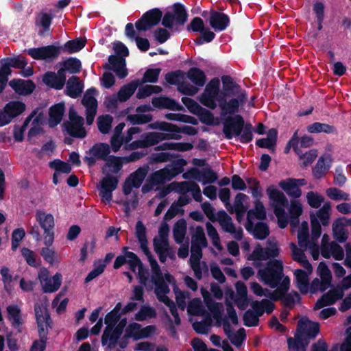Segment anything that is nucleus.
I'll return each instance as SVG.
<instances>
[{"mask_svg": "<svg viewBox=\"0 0 351 351\" xmlns=\"http://www.w3.org/2000/svg\"><path fill=\"white\" fill-rule=\"evenodd\" d=\"M297 287L302 294H306L308 292L309 289V280L308 273L303 269H298L294 272Z\"/></svg>", "mask_w": 351, "mask_h": 351, "instance_id": "obj_40", "label": "nucleus"}, {"mask_svg": "<svg viewBox=\"0 0 351 351\" xmlns=\"http://www.w3.org/2000/svg\"><path fill=\"white\" fill-rule=\"evenodd\" d=\"M195 115H197L199 117V121L204 124L208 125H211L213 124V114L210 110L202 106L199 107V110H198Z\"/></svg>", "mask_w": 351, "mask_h": 351, "instance_id": "obj_61", "label": "nucleus"}, {"mask_svg": "<svg viewBox=\"0 0 351 351\" xmlns=\"http://www.w3.org/2000/svg\"><path fill=\"white\" fill-rule=\"evenodd\" d=\"M186 221L184 219L178 220L173 229V236L177 243H182L186 233Z\"/></svg>", "mask_w": 351, "mask_h": 351, "instance_id": "obj_45", "label": "nucleus"}, {"mask_svg": "<svg viewBox=\"0 0 351 351\" xmlns=\"http://www.w3.org/2000/svg\"><path fill=\"white\" fill-rule=\"evenodd\" d=\"M291 223L295 225L299 223V217L302 214L303 210L301 204L298 202H291L289 209Z\"/></svg>", "mask_w": 351, "mask_h": 351, "instance_id": "obj_51", "label": "nucleus"}, {"mask_svg": "<svg viewBox=\"0 0 351 351\" xmlns=\"http://www.w3.org/2000/svg\"><path fill=\"white\" fill-rule=\"evenodd\" d=\"M64 111V103H58L50 107L49 110V125L50 127L56 126L61 122Z\"/></svg>", "mask_w": 351, "mask_h": 351, "instance_id": "obj_31", "label": "nucleus"}, {"mask_svg": "<svg viewBox=\"0 0 351 351\" xmlns=\"http://www.w3.org/2000/svg\"><path fill=\"white\" fill-rule=\"evenodd\" d=\"M191 242H194V244L195 245H202L203 247H206L208 246V241L202 226H197L195 228V232L192 234Z\"/></svg>", "mask_w": 351, "mask_h": 351, "instance_id": "obj_53", "label": "nucleus"}, {"mask_svg": "<svg viewBox=\"0 0 351 351\" xmlns=\"http://www.w3.org/2000/svg\"><path fill=\"white\" fill-rule=\"evenodd\" d=\"M161 69H148L144 73L141 83L149 82V83H155L158 81L159 75L160 73Z\"/></svg>", "mask_w": 351, "mask_h": 351, "instance_id": "obj_64", "label": "nucleus"}, {"mask_svg": "<svg viewBox=\"0 0 351 351\" xmlns=\"http://www.w3.org/2000/svg\"><path fill=\"white\" fill-rule=\"evenodd\" d=\"M332 158L330 155L326 158L321 156L319 158L315 166L312 169V173L315 179H320L324 177L330 168Z\"/></svg>", "mask_w": 351, "mask_h": 351, "instance_id": "obj_28", "label": "nucleus"}, {"mask_svg": "<svg viewBox=\"0 0 351 351\" xmlns=\"http://www.w3.org/2000/svg\"><path fill=\"white\" fill-rule=\"evenodd\" d=\"M27 63V59L22 56L8 57L0 60V64H3L11 73V67L23 69Z\"/></svg>", "mask_w": 351, "mask_h": 351, "instance_id": "obj_38", "label": "nucleus"}, {"mask_svg": "<svg viewBox=\"0 0 351 351\" xmlns=\"http://www.w3.org/2000/svg\"><path fill=\"white\" fill-rule=\"evenodd\" d=\"M222 90L221 96L234 97L237 95L241 86L237 84L232 77L228 75L221 76Z\"/></svg>", "mask_w": 351, "mask_h": 351, "instance_id": "obj_26", "label": "nucleus"}, {"mask_svg": "<svg viewBox=\"0 0 351 351\" xmlns=\"http://www.w3.org/2000/svg\"><path fill=\"white\" fill-rule=\"evenodd\" d=\"M11 119L22 114L26 108L25 104L19 101H10L3 108Z\"/></svg>", "mask_w": 351, "mask_h": 351, "instance_id": "obj_43", "label": "nucleus"}, {"mask_svg": "<svg viewBox=\"0 0 351 351\" xmlns=\"http://www.w3.org/2000/svg\"><path fill=\"white\" fill-rule=\"evenodd\" d=\"M181 138V135L176 134H167L156 132H145L141 134L139 139L132 141L130 144V147L132 149L147 148L156 145L160 142L165 140H179Z\"/></svg>", "mask_w": 351, "mask_h": 351, "instance_id": "obj_5", "label": "nucleus"}, {"mask_svg": "<svg viewBox=\"0 0 351 351\" xmlns=\"http://www.w3.org/2000/svg\"><path fill=\"white\" fill-rule=\"evenodd\" d=\"M188 12L183 4L175 3L173 5V12L167 11L165 13L162 25L165 28L171 29L173 25L177 27L183 26L188 19Z\"/></svg>", "mask_w": 351, "mask_h": 351, "instance_id": "obj_6", "label": "nucleus"}, {"mask_svg": "<svg viewBox=\"0 0 351 351\" xmlns=\"http://www.w3.org/2000/svg\"><path fill=\"white\" fill-rule=\"evenodd\" d=\"M119 177L113 175H105L98 185L99 196L103 202H110L112 198V192L117 188Z\"/></svg>", "mask_w": 351, "mask_h": 351, "instance_id": "obj_14", "label": "nucleus"}, {"mask_svg": "<svg viewBox=\"0 0 351 351\" xmlns=\"http://www.w3.org/2000/svg\"><path fill=\"white\" fill-rule=\"evenodd\" d=\"M186 77L197 86H204L206 82L205 73L199 68L191 67L186 73Z\"/></svg>", "mask_w": 351, "mask_h": 351, "instance_id": "obj_41", "label": "nucleus"}, {"mask_svg": "<svg viewBox=\"0 0 351 351\" xmlns=\"http://www.w3.org/2000/svg\"><path fill=\"white\" fill-rule=\"evenodd\" d=\"M269 198L276 203L274 212L278 219L279 228H285L289 223L288 217L283 207L288 206V199L285 194L271 185L267 189Z\"/></svg>", "mask_w": 351, "mask_h": 351, "instance_id": "obj_3", "label": "nucleus"}, {"mask_svg": "<svg viewBox=\"0 0 351 351\" xmlns=\"http://www.w3.org/2000/svg\"><path fill=\"white\" fill-rule=\"evenodd\" d=\"M60 64L64 66L65 69L72 74L79 73L82 69L81 61L75 57H69L66 60L60 62Z\"/></svg>", "mask_w": 351, "mask_h": 351, "instance_id": "obj_49", "label": "nucleus"}, {"mask_svg": "<svg viewBox=\"0 0 351 351\" xmlns=\"http://www.w3.org/2000/svg\"><path fill=\"white\" fill-rule=\"evenodd\" d=\"M266 210L262 202L258 199L254 202V208L250 209L247 211V221L245 225L246 230L252 225V219L256 218L259 220H264L266 219Z\"/></svg>", "mask_w": 351, "mask_h": 351, "instance_id": "obj_24", "label": "nucleus"}, {"mask_svg": "<svg viewBox=\"0 0 351 351\" xmlns=\"http://www.w3.org/2000/svg\"><path fill=\"white\" fill-rule=\"evenodd\" d=\"M319 332V324L308 317H302L297 324L295 337L287 338L288 348L294 351H306L310 339H314Z\"/></svg>", "mask_w": 351, "mask_h": 351, "instance_id": "obj_1", "label": "nucleus"}, {"mask_svg": "<svg viewBox=\"0 0 351 351\" xmlns=\"http://www.w3.org/2000/svg\"><path fill=\"white\" fill-rule=\"evenodd\" d=\"M147 174V169L144 167L138 168L134 172L132 173L127 178L133 184L134 188H139Z\"/></svg>", "mask_w": 351, "mask_h": 351, "instance_id": "obj_48", "label": "nucleus"}, {"mask_svg": "<svg viewBox=\"0 0 351 351\" xmlns=\"http://www.w3.org/2000/svg\"><path fill=\"white\" fill-rule=\"evenodd\" d=\"M154 107L159 109H169L176 111L184 110V107L175 99L165 96L154 97L152 99Z\"/></svg>", "mask_w": 351, "mask_h": 351, "instance_id": "obj_21", "label": "nucleus"}, {"mask_svg": "<svg viewBox=\"0 0 351 351\" xmlns=\"http://www.w3.org/2000/svg\"><path fill=\"white\" fill-rule=\"evenodd\" d=\"M104 69L113 71L120 79L125 78L128 74L125 58L116 55H110L108 57V62L103 66Z\"/></svg>", "mask_w": 351, "mask_h": 351, "instance_id": "obj_16", "label": "nucleus"}, {"mask_svg": "<svg viewBox=\"0 0 351 351\" xmlns=\"http://www.w3.org/2000/svg\"><path fill=\"white\" fill-rule=\"evenodd\" d=\"M165 118L170 121H177L179 122L191 123L194 125L198 124V122L195 117L186 114L167 113L165 114Z\"/></svg>", "mask_w": 351, "mask_h": 351, "instance_id": "obj_52", "label": "nucleus"}, {"mask_svg": "<svg viewBox=\"0 0 351 351\" xmlns=\"http://www.w3.org/2000/svg\"><path fill=\"white\" fill-rule=\"evenodd\" d=\"M258 275L265 285L273 289L277 287L284 276L282 261H269L264 269L258 271Z\"/></svg>", "mask_w": 351, "mask_h": 351, "instance_id": "obj_4", "label": "nucleus"}, {"mask_svg": "<svg viewBox=\"0 0 351 351\" xmlns=\"http://www.w3.org/2000/svg\"><path fill=\"white\" fill-rule=\"evenodd\" d=\"M326 195L331 199L335 201L345 200L347 201L350 198V195L343 191L335 188L330 187L326 191Z\"/></svg>", "mask_w": 351, "mask_h": 351, "instance_id": "obj_56", "label": "nucleus"}, {"mask_svg": "<svg viewBox=\"0 0 351 351\" xmlns=\"http://www.w3.org/2000/svg\"><path fill=\"white\" fill-rule=\"evenodd\" d=\"M204 302L208 309L213 313L214 318L216 319L217 326L221 325L222 319V314L223 312V304L220 302H215L210 294L206 291L205 293H202Z\"/></svg>", "mask_w": 351, "mask_h": 351, "instance_id": "obj_22", "label": "nucleus"}, {"mask_svg": "<svg viewBox=\"0 0 351 351\" xmlns=\"http://www.w3.org/2000/svg\"><path fill=\"white\" fill-rule=\"evenodd\" d=\"M86 44V38H76L66 42L62 46H60L62 52L71 54L82 50Z\"/></svg>", "mask_w": 351, "mask_h": 351, "instance_id": "obj_36", "label": "nucleus"}, {"mask_svg": "<svg viewBox=\"0 0 351 351\" xmlns=\"http://www.w3.org/2000/svg\"><path fill=\"white\" fill-rule=\"evenodd\" d=\"M61 52L60 47L55 45L34 47L27 50V54L34 60H45L48 63L56 60Z\"/></svg>", "mask_w": 351, "mask_h": 351, "instance_id": "obj_9", "label": "nucleus"}, {"mask_svg": "<svg viewBox=\"0 0 351 351\" xmlns=\"http://www.w3.org/2000/svg\"><path fill=\"white\" fill-rule=\"evenodd\" d=\"M343 290L339 287H337L324 293L322 297L328 306L334 304L337 300L341 299L343 296Z\"/></svg>", "mask_w": 351, "mask_h": 351, "instance_id": "obj_47", "label": "nucleus"}, {"mask_svg": "<svg viewBox=\"0 0 351 351\" xmlns=\"http://www.w3.org/2000/svg\"><path fill=\"white\" fill-rule=\"evenodd\" d=\"M9 86L20 95H31L36 88L35 83L31 80L13 79L9 82Z\"/></svg>", "mask_w": 351, "mask_h": 351, "instance_id": "obj_18", "label": "nucleus"}, {"mask_svg": "<svg viewBox=\"0 0 351 351\" xmlns=\"http://www.w3.org/2000/svg\"><path fill=\"white\" fill-rule=\"evenodd\" d=\"M84 84L77 76L73 75L69 78L65 89V93L71 98L80 97L83 91Z\"/></svg>", "mask_w": 351, "mask_h": 351, "instance_id": "obj_27", "label": "nucleus"}, {"mask_svg": "<svg viewBox=\"0 0 351 351\" xmlns=\"http://www.w3.org/2000/svg\"><path fill=\"white\" fill-rule=\"evenodd\" d=\"M43 81L47 86L56 90L62 89L65 84L61 77L56 76V73L51 71H48L44 75Z\"/></svg>", "mask_w": 351, "mask_h": 351, "instance_id": "obj_42", "label": "nucleus"}, {"mask_svg": "<svg viewBox=\"0 0 351 351\" xmlns=\"http://www.w3.org/2000/svg\"><path fill=\"white\" fill-rule=\"evenodd\" d=\"M125 158L114 155L110 156L104 165L101 167V172L104 175H117L123 168Z\"/></svg>", "mask_w": 351, "mask_h": 351, "instance_id": "obj_19", "label": "nucleus"}, {"mask_svg": "<svg viewBox=\"0 0 351 351\" xmlns=\"http://www.w3.org/2000/svg\"><path fill=\"white\" fill-rule=\"evenodd\" d=\"M223 134L228 140L239 137L241 143L247 144L253 139V126L250 123H245L241 114L228 116L223 120Z\"/></svg>", "mask_w": 351, "mask_h": 351, "instance_id": "obj_2", "label": "nucleus"}, {"mask_svg": "<svg viewBox=\"0 0 351 351\" xmlns=\"http://www.w3.org/2000/svg\"><path fill=\"white\" fill-rule=\"evenodd\" d=\"M209 24L215 31H224L230 25V17L223 12L211 10Z\"/></svg>", "mask_w": 351, "mask_h": 351, "instance_id": "obj_20", "label": "nucleus"}, {"mask_svg": "<svg viewBox=\"0 0 351 351\" xmlns=\"http://www.w3.org/2000/svg\"><path fill=\"white\" fill-rule=\"evenodd\" d=\"M69 119L71 122L66 121L63 123L66 132L72 137L83 138L86 136V131L83 127L84 119L78 116L74 110L69 111Z\"/></svg>", "mask_w": 351, "mask_h": 351, "instance_id": "obj_13", "label": "nucleus"}, {"mask_svg": "<svg viewBox=\"0 0 351 351\" xmlns=\"http://www.w3.org/2000/svg\"><path fill=\"white\" fill-rule=\"evenodd\" d=\"M223 326L225 334L235 346L239 347L245 340L246 333L243 328H239L236 334H233L231 331V326L227 319H223Z\"/></svg>", "mask_w": 351, "mask_h": 351, "instance_id": "obj_25", "label": "nucleus"}, {"mask_svg": "<svg viewBox=\"0 0 351 351\" xmlns=\"http://www.w3.org/2000/svg\"><path fill=\"white\" fill-rule=\"evenodd\" d=\"M193 148L191 143L185 142H165L154 147L155 151L175 150L178 152H187Z\"/></svg>", "mask_w": 351, "mask_h": 351, "instance_id": "obj_34", "label": "nucleus"}, {"mask_svg": "<svg viewBox=\"0 0 351 351\" xmlns=\"http://www.w3.org/2000/svg\"><path fill=\"white\" fill-rule=\"evenodd\" d=\"M121 335L114 328V326H106L101 336V344L103 346H107L108 349L112 350L116 347Z\"/></svg>", "mask_w": 351, "mask_h": 351, "instance_id": "obj_23", "label": "nucleus"}, {"mask_svg": "<svg viewBox=\"0 0 351 351\" xmlns=\"http://www.w3.org/2000/svg\"><path fill=\"white\" fill-rule=\"evenodd\" d=\"M307 131L309 133H321L337 134L338 132L334 125L327 123L315 122L307 127Z\"/></svg>", "mask_w": 351, "mask_h": 351, "instance_id": "obj_44", "label": "nucleus"}, {"mask_svg": "<svg viewBox=\"0 0 351 351\" xmlns=\"http://www.w3.org/2000/svg\"><path fill=\"white\" fill-rule=\"evenodd\" d=\"M306 201L308 205L313 208H318L324 201V198L317 193L309 191L306 194Z\"/></svg>", "mask_w": 351, "mask_h": 351, "instance_id": "obj_59", "label": "nucleus"}, {"mask_svg": "<svg viewBox=\"0 0 351 351\" xmlns=\"http://www.w3.org/2000/svg\"><path fill=\"white\" fill-rule=\"evenodd\" d=\"M178 156V154H171L169 152L152 153L148 156L147 161L150 165H156L170 161L172 158Z\"/></svg>", "mask_w": 351, "mask_h": 351, "instance_id": "obj_46", "label": "nucleus"}, {"mask_svg": "<svg viewBox=\"0 0 351 351\" xmlns=\"http://www.w3.org/2000/svg\"><path fill=\"white\" fill-rule=\"evenodd\" d=\"M248 229L246 230L258 240H264L270 233L269 226L265 222H257L256 224L252 222V226Z\"/></svg>", "mask_w": 351, "mask_h": 351, "instance_id": "obj_37", "label": "nucleus"}, {"mask_svg": "<svg viewBox=\"0 0 351 351\" xmlns=\"http://www.w3.org/2000/svg\"><path fill=\"white\" fill-rule=\"evenodd\" d=\"M278 138V131L275 128L268 130L267 136L256 140V145L260 148H267L272 152L275 151Z\"/></svg>", "mask_w": 351, "mask_h": 351, "instance_id": "obj_29", "label": "nucleus"}, {"mask_svg": "<svg viewBox=\"0 0 351 351\" xmlns=\"http://www.w3.org/2000/svg\"><path fill=\"white\" fill-rule=\"evenodd\" d=\"M97 89L94 87L88 88L84 93L82 104L86 108V121L88 125L93 124L97 109V100L94 97Z\"/></svg>", "mask_w": 351, "mask_h": 351, "instance_id": "obj_15", "label": "nucleus"}, {"mask_svg": "<svg viewBox=\"0 0 351 351\" xmlns=\"http://www.w3.org/2000/svg\"><path fill=\"white\" fill-rule=\"evenodd\" d=\"M152 272L151 280L156 287L155 291H160L163 293H169V287L165 281L161 269L160 268L156 270H152Z\"/></svg>", "mask_w": 351, "mask_h": 351, "instance_id": "obj_39", "label": "nucleus"}, {"mask_svg": "<svg viewBox=\"0 0 351 351\" xmlns=\"http://www.w3.org/2000/svg\"><path fill=\"white\" fill-rule=\"evenodd\" d=\"M156 316V311L154 308L147 306H143L140 310L135 314L134 319L142 322L147 317L154 318Z\"/></svg>", "mask_w": 351, "mask_h": 351, "instance_id": "obj_57", "label": "nucleus"}, {"mask_svg": "<svg viewBox=\"0 0 351 351\" xmlns=\"http://www.w3.org/2000/svg\"><path fill=\"white\" fill-rule=\"evenodd\" d=\"M163 13L158 8L146 11L135 23V27L139 32H146L158 25L162 21Z\"/></svg>", "mask_w": 351, "mask_h": 351, "instance_id": "obj_10", "label": "nucleus"}, {"mask_svg": "<svg viewBox=\"0 0 351 351\" xmlns=\"http://www.w3.org/2000/svg\"><path fill=\"white\" fill-rule=\"evenodd\" d=\"M243 324L247 327H254L259 324V317L252 309L247 310L243 317Z\"/></svg>", "mask_w": 351, "mask_h": 351, "instance_id": "obj_58", "label": "nucleus"}, {"mask_svg": "<svg viewBox=\"0 0 351 351\" xmlns=\"http://www.w3.org/2000/svg\"><path fill=\"white\" fill-rule=\"evenodd\" d=\"M289 178L282 180L279 182V186L290 197L298 198L302 195V191L297 186H291Z\"/></svg>", "mask_w": 351, "mask_h": 351, "instance_id": "obj_50", "label": "nucleus"}, {"mask_svg": "<svg viewBox=\"0 0 351 351\" xmlns=\"http://www.w3.org/2000/svg\"><path fill=\"white\" fill-rule=\"evenodd\" d=\"M184 73L182 70H176L174 71L168 72L165 79L166 82L171 85H178L181 82L180 80L183 79Z\"/></svg>", "mask_w": 351, "mask_h": 351, "instance_id": "obj_63", "label": "nucleus"}, {"mask_svg": "<svg viewBox=\"0 0 351 351\" xmlns=\"http://www.w3.org/2000/svg\"><path fill=\"white\" fill-rule=\"evenodd\" d=\"M8 319L10 322L12 326L21 332V326L23 324L21 317V311L17 305H10L7 307Z\"/></svg>", "mask_w": 351, "mask_h": 351, "instance_id": "obj_35", "label": "nucleus"}, {"mask_svg": "<svg viewBox=\"0 0 351 351\" xmlns=\"http://www.w3.org/2000/svg\"><path fill=\"white\" fill-rule=\"evenodd\" d=\"M141 85V80L136 79L123 85L119 89L117 97L121 102L128 101L135 93L136 88Z\"/></svg>", "mask_w": 351, "mask_h": 351, "instance_id": "obj_32", "label": "nucleus"}, {"mask_svg": "<svg viewBox=\"0 0 351 351\" xmlns=\"http://www.w3.org/2000/svg\"><path fill=\"white\" fill-rule=\"evenodd\" d=\"M220 81L218 77H214L207 84L204 92L199 95V102L209 108L215 110L217 108V103L221 96Z\"/></svg>", "mask_w": 351, "mask_h": 351, "instance_id": "obj_7", "label": "nucleus"}, {"mask_svg": "<svg viewBox=\"0 0 351 351\" xmlns=\"http://www.w3.org/2000/svg\"><path fill=\"white\" fill-rule=\"evenodd\" d=\"M228 97L220 96L218 99V106L220 108V114L221 117L228 116H234L238 114L239 107L237 99L231 98L228 100Z\"/></svg>", "mask_w": 351, "mask_h": 351, "instance_id": "obj_17", "label": "nucleus"}, {"mask_svg": "<svg viewBox=\"0 0 351 351\" xmlns=\"http://www.w3.org/2000/svg\"><path fill=\"white\" fill-rule=\"evenodd\" d=\"M317 274L321 280L331 285L332 274L325 262L322 261L319 263L317 267Z\"/></svg>", "mask_w": 351, "mask_h": 351, "instance_id": "obj_60", "label": "nucleus"}, {"mask_svg": "<svg viewBox=\"0 0 351 351\" xmlns=\"http://www.w3.org/2000/svg\"><path fill=\"white\" fill-rule=\"evenodd\" d=\"M290 287V279L288 276L283 278L282 281L277 289L273 292H270L268 289H265L267 292L266 296L268 297L272 301H282L283 297L285 293L288 291Z\"/></svg>", "mask_w": 351, "mask_h": 351, "instance_id": "obj_30", "label": "nucleus"}, {"mask_svg": "<svg viewBox=\"0 0 351 351\" xmlns=\"http://www.w3.org/2000/svg\"><path fill=\"white\" fill-rule=\"evenodd\" d=\"M36 219L44 231V244L49 247L54 240V217L50 213L38 210L36 213Z\"/></svg>", "mask_w": 351, "mask_h": 351, "instance_id": "obj_8", "label": "nucleus"}, {"mask_svg": "<svg viewBox=\"0 0 351 351\" xmlns=\"http://www.w3.org/2000/svg\"><path fill=\"white\" fill-rule=\"evenodd\" d=\"M218 175L210 167L202 169V182L203 184H212L217 181Z\"/></svg>", "mask_w": 351, "mask_h": 351, "instance_id": "obj_62", "label": "nucleus"}, {"mask_svg": "<svg viewBox=\"0 0 351 351\" xmlns=\"http://www.w3.org/2000/svg\"><path fill=\"white\" fill-rule=\"evenodd\" d=\"M34 312L39 338L47 337L49 328H51L53 326L47 308L36 303L34 304Z\"/></svg>", "mask_w": 351, "mask_h": 351, "instance_id": "obj_12", "label": "nucleus"}, {"mask_svg": "<svg viewBox=\"0 0 351 351\" xmlns=\"http://www.w3.org/2000/svg\"><path fill=\"white\" fill-rule=\"evenodd\" d=\"M38 279L43 293H54L59 289L62 284V274L57 272L51 278L49 271L45 267L40 269Z\"/></svg>", "mask_w": 351, "mask_h": 351, "instance_id": "obj_11", "label": "nucleus"}, {"mask_svg": "<svg viewBox=\"0 0 351 351\" xmlns=\"http://www.w3.org/2000/svg\"><path fill=\"white\" fill-rule=\"evenodd\" d=\"M311 226V242H316L322 233V227L316 215L312 213L310 215Z\"/></svg>", "mask_w": 351, "mask_h": 351, "instance_id": "obj_54", "label": "nucleus"}, {"mask_svg": "<svg viewBox=\"0 0 351 351\" xmlns=\"http://www.w3.org/2000/svg\"><path fill=\"white\" fill-rule=\"evenodd\" d=\"M112 117L109 114L99 116L97 119V126L99 132L104 134L110 132Z\"/></svg>", "mask_w": 351, "mask_h": 351, "instance_id": "obj_55", "label": "nucleus"}, {"mask_svg": "<svg viewBox=\"0 0 351 351\" xmlns=\"http://www.w3.org/2000/svg\"><path fill=\"white\" fill-rule=\"evenodd\" d=\"M89 154L97 160L106 161L110 158V147L106 143H97L89 149Z\"/></svg>", "mask_w": 351, "mask_h": 351, "instance_id": "obj_33", "label": "nucleus"}]
</instances>
